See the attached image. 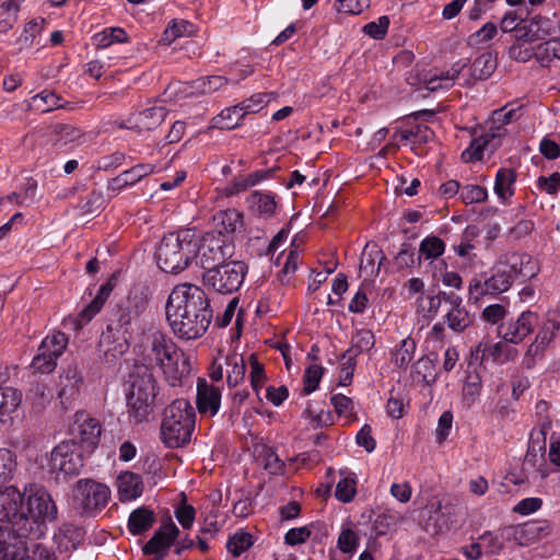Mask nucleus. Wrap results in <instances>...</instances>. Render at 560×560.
Listing matches in <instances>:
<instances>
[{
  "instance_id": "obj_22",
  "label": "nucleus",
  "mask_w": 560,
  "mask_h": 560,
  "mask_svg": "<svg viewBox=\"0 0 560 560\" xmlns=\"http://www.w3.org/2000/svg\"><path fill=\"white\" fill-rule=\"evenodd\" d=\"M198 411L201 415H209L213 417L218 413L221 405V390L207 383L205 380H199L197 384V399Z\"/></svg>"
},
{
  "instance_id": "obj_63",
  "label": "nucleus",
  "mask_w": 560,
  "mask_h": 560,
  "mask_svg": "<svg viewBox=\"0 0 560 560\" xmlns=\"http://www.w3.org/2000/svg\"><path fill=\"white\" fill-rule=\"evenodd\" d=\"M545 351L546 350L542 349L541 347L530 343L523 357L522 365L526 370L534 369L536 364L544 359Z\"/></svg>"
},
{
  "instance_id": "obj_11",
  "label": "nucleus",
  "mask_w": 560,
  "mask_h": 560,
  "mask_svg": "<svg viewBox=\"0 0 560 560\" xmlns=\"http://www.w3.org/2000/svg\"><path fill=\"white\" fill-rule=\"evenodd\" d=\"M247 273V266L240 260L221 264L203 271V284L221 294L236 292Z\"/></svg>"
},
{
  "instance_id": "obj_10",
  "label": "nucleus",
  "mask_w": 560,
  "mask_h": 560,
  "mask_svg": "<svg viewBox=\"0 0 560 560\" xmlns=\"http://www.w3.org/2000/svg\"><path fill=\"white\" fill-rule=\"evenodd\" d=\"M148 307V300L141 293L131 292L128 298L117 304L113 311L107 329L121 334L125 341L141 324L142 314Z\"/></svg>"
},
{
  "instance_id": "obj_26",
  "label": "nucleus",
  "mask_w": 560,
  "mask_h": 560,
  "mask_svg": "<svg viewBox=\"0 0 560 560\" xmlns=\"http://www.w3.org/2000/svg\"><path fill=\"white\" fill-rule=\"evenodd\" d=\"M166 117V109L163 106L148 107L133 116V125L128 127L124 124L119 128H131L137 131H150L159 127Z\"/></svg>"
},
{
  "instance_id": "obj_23",
  "label": "nucleus",
  "mask_w": 560,
  "mask_h": 560,
  "mask_svg": "<svg viewBox=\"0 0 560 560\" xmlns=\"http://www.w3.org/2000/svg\"><path fill=\"white\" fill-rule=\"evenodd\" d=\"M23 498L24 495L13 486L0 490V522L11 524L19 521Z\"/></svg>"
},
{
  "instance_id": "obj_31",
  "label": "nucleus",
  "mask_w": 560,
  "mask_h": 560,
  "mask_svg": "<svg viewBox=\"0 0 560 560\" xmlns=\"http://www.w3.org/2000/svg\"><path fill=\"white\" fill-rule=\"evenodd\" d=\"M384 259L381 248L374 243H368L362 252L360 269L369 276H376Z\"/></svg>"
},
{
  "instance_id": "obj_38",
  "label": "nucleus",
  "mask_w": 560,
  "mask_h": 560,
  "mask_svg": "<svg viewBox=\"0 0 560 560\" xmlns=\"http://www.w3.org/2000/svg\"><path fill=\"white\" fill-rule=\"evenodd\" d=\"M195 26L186 20H174L162 34L161 42L171 45L183 36H190L195 33Z\"/></svg>"
},
{
  "instance_id": "obj_20",
  "label": "nucleus",
  "mask_w": 560,
  "mask_h": 560,
  "mask_svg": "<svg viewBox=\"0 0 560 560\" xmlns=\"http://www.w3.org/2000/svg\"><path fill=\"white\" fill-rule=\"evenodd\" d=\"M179 529L174 522L168 521L162 524L148 542L142 547L144 555H163L165 556L168 549L173 546L178 538Z\"/></svg>"
},
{
  "instance_id": "obj_64",
  "label": "nucleus",
  "mask_w": 560,
  "mask_h": 560,
  "mask_svg": "<svg viewBox=\"0 0 560 560\" xmlns=\"http://www.w3.org/2000/svg\"><path fill=\"white\" fill-rule=\"evenodd\" d=\"M355 488L354 481L349 478H343L338 481L335 490L336 498L341 502H350L354 497Z\"/></svg>"
},
{
  "instance_id": "obj_16",
  "label": "nucleus",
  "mask_w": 560,
  "mask_h": 560,
  "mask_svg": "<svg viewBox=\"0 0 560 560\" xmlns=\"http://www.w3.org/2000/svg\"><path fill=\"white\" fill-rule=\"evenodd\" d=\"M49 467L65 475H78L83 467L82 454L74 444L62 442L52 450Z\"/></svg>"
},
{
  "instance_id": "obj_45",
  "label": "nucleus",
  "mask_w": 560,
  "mask_h": 560,
  "mask_svg": "<svg viewBox=\"0 0 560 560\" xmlns=\"http://www.w3.org/2000/svg\"><path fill=\"white\" fill-rule=\"evenodd\" d=\"M113 287L110 283H104L101 285L95 299L81 312L80 316L83 319L90 320L95 314H97L103 307L104 303L108 299Z\"/></svg>"
},
{
  "instance_id": "obj_60",
  "label": "nucleus",
  "mask_w": 560,
  "mask_h": 560,
  "mask_svg": "<svg viewBox=\"0 0 560 560\" xmlns=\"http://www.w3.org/2000/svg\"><path fill=\"white\" fill-rule=\"evenodd\" d=\"M355 358L349 352H345L341 357L342 363L340 369V384L347 386L351 383L355 369Z\"/></svg>"
},
{
  "instance_id": "obj_4",
  "label": "nucleus",
  "mask_w": 560,
  "mask_h": 560,
  "mask_svg": "<svg viewBox=\"0 0 560 560\" xmlns=\"http://www.w3.org/2000/svg\"><path fill=\"white\" fill-rule=\"evenodd\" d=\"M537 272V261L532 256L525 253L504 254L492 268V275L486 279V290L490 294L506 292L515 280L530 279Z\"/></svg>"
},
{
  "instance_id": "obj_18",
  "label": "nucleus",
  "mask_w": 560,
  "mask_h": 560,
  "mask_svg": "<svg viewBox=\"0 0 560 560\" xmlns=\"http://www.w3.org/2000/svg\"><path fill=\"white\" fill-rule=\"evenodd\" d=\"M83 376L77 364L69 365L62 371L58 383V398L68 408L80 395Z\"/></svg>"
},
{
  "instance_id": "obj_12",
  "label": "nucleus",
  "mask_w": 560,
  "mask_h": 560,
  "mask_svg": "<svg viewBox=\"0 0 560 560\" xmlns=\"http://www.w3.org/2000/svg\"><path fill=\"white\" fill-rule=\"evenodd\" d=\"M234 254V244L230 237L207 232L201 238L198 236L197 264L205 271L231 258Z\"/></svg>"
},
{
  "instance_id": "obj_47",
  "label": "nucleus",
  "mask_w": 560,
  "mask_h": 560,
  "mask_svg": "<svg viewBox=\"0 0 560 560\" xmlns=\"http://www.w3.org/2000/svg\"><path fill=\"white\" fill-rule=\"evenodd\" d=\"M228 83V79L221 75L203 77L192 82V89L200 94H210Z\"/></svg>"
},
{
  "instance_id": "obj_17",
  "label": "nucleus",
  "mask_w": 560,
  "mask_h": 560,
  "mask_svg": "<svg viewBox=\"0 0 560 560\" xmlns=\"http://www.w3.org/2000/svg\"><path fill=\"white\" fill-rule=\"evenodd\" d=\"M538 325V315L530 311L523 312L515 320L499 326V336L506 342L518 345L529 336Z\"/></svg>"
},
{
  "instance_id": "obj_7",
  "label": "nucleus",
  "mask_w": 560,
  "mask_h": 560,
  "mask_svg": "<svg viewBox=\"0 0 560 560\" xmlns=\"http://www.w3.org/2000/svg\"><path fill=\"white\" fill-rule=\"evenodd\" d=\"M38 538V527L21 517L11 524H0V560H25L27 540Z\"/></svg>"
},
{
  "instance_id": "obj_28",
  "label": "nucleus",
  "mask_w": 560,
  "mask_h": 560,
  "mask_svg": "<svg viewBox=\"0 0 560 560\" xmlns=\"http://www.w3.org/2000/svg\"><path fill=\"white\" fill-rule=\"evenodd\" d=\"M117 489L121 501L136 499L143 491L142 478L131 471L121 472L117 478Z\"/></svg>"
},
{
  "instance_id": "obj_52",
  "label": "nucleus",
  "mask_w": 560,
  "mask_h": 560,
  "mask_svg": "<svg viewBox=\"0 0 560 560\" xmlns=\"http://www.w3.org/2000/svg\"><path fill=\"white\" fill-rule=\"evenodd\" d=\"M359 546V536L352 528H342L338 540L337 547L343 553H354Z\"/></svg>"
},
{
  "instance_id": "obj_27",
  "label": "nucleus",
  "mask_w": 560,
  "mask_h": 560,
  "mask_svg": "<svg viewBox=\"0 0 560 560\" xmlns=\"http://www.w3.org/2000/svg\"><path fill=\"white\" fill-rule=\"evenodd\" d=\"M215 231L212 233L229 235L243 226V214L236 209L221 210L213 215Z\"/></svg>"
},
{
  "instance_id": "obj_30",
  "label": "nucleus",
  "mask_w": 560,
  "mask_h": 560,
  "mask_svg": "<svg viewBox=\"0 0 560 560\" xmlns=\"http://www.w3.org/2000/svg\"><path fill=\"white\" fill-rule=\"evenodd\" d=\"M155 514L152 510L141 506L133 510L128 518L129 532L137 536L148 532L155 523Z\"/></svg>"
},
{
  "instance_id": "obj_62",
  "label": "nucleus",
  "mask_w": 560,
  "mask_h": 560,
  "mask_svg": "<svg viewBox=\"0 0 560 560\" xmlns=\"http://www.w3.org/2000/svg\"><path fill=\"white\" fill-rule=\"evenodd\" d=\"M312 535L308 526L294 527L287 532L284 535V542L289 546H296L304 544Z\"/></svg>"
},
{
  "instance_id": "obj_58",
  "label": "nucleus",
  "mask_w": 560,
  "mask_h": 560,
  "mask_svg": "<svg viewBox=\"0 0 560 560\" xmlns=\"http://www.w3.org/2000/svg\"><path fill=\"white\" fill-rule=\"evenodd\" d=\"M535 52L536 61L544 68H549L553 60H556L551 39L538 44L535 48Z\"/></svg>"
},
{
  "instance_id": "obj_50",
  "label": "nucleus",
  "mask_w": 560,
  "mask_h": 560,
  "mask_svg": "<svg viewBox=\"0 0 560 560\" xmlns=\"http://www.w3.org/2000/svg\"><path fill=\"white\" fill-rule=\"evenodd\" d=\"M459 198L466 205L483 202L488 198L486 188L479 185H465L462 186Z\"/></svg>"
},
{
  "instance_id": "obj_51",
  "label": "nucleus",
  "mask_w": 560,
  "mask_h": 560,
  "mask_svg": "<svg viewBox=\"0 0 560 560\" xmlns=\"http://www.w3.org/2000/svg\"><path fill=\"white\" fill-rule=\"evenodd\" d=\"M323 372L324 369L317 364L310 365L305 370L302 388V393L304 395H310L318 387V384L323 376Z\"/></svg>"
},
{
  "instance_id": "obj_41",
  "label": "nucleus",
  "mask_w": 560,
  "mask_h": 560,
  "mask_svg": "<svg viewBox=\"0 0 560 560\" xmlns=\"http://www.w3.org/2000/svg\"><path fill=\"white\" fill-rule=\"evenodd\" d=\"M444 252V241L435 235L427 236L419 245V258L436 259L442 256Z\"/></svg>"
},
{
  "instance_id": "obj_1",
  "label": "nucleus",
  "mask_w": 560,
  "mask_h": 560,
  "mask_svg": "<svg viewBox=\"0 0 560 560\" xmlns=\"http://www.w3.org/2000/svg\"><path fill=\"white\" fill-rule=\"evenodd\" d=\"M166 318L178 338L194 340L205 335L213 318V311L200 287L183 283L176 285L168 296Z\"/></svg>"
},
{
  "instance_id": "obj_39",
  "label": "nucleus",
  "mask_w": 560,
  "mask_h": 560,
  "mask_svg": "<svg viewBox=\"0 0 560 560\" xmlns=\"http://www.w3.org/2000/svg\"><path fill=\"white\" fill-rule=\"evenodd\" d=\"M474 322V316L469 314L465 306L451 308L445 315V323L448 328L456 332H462Z\"/></svg>"
},
{
  "instance_id": "obj_32",
  "label": "nucleus",
  "mask_w": 560,
  "mask_h": 560,
  "mask_svg": "<svg viewBox=\"0 0 560 560\" xmlns=\"http://www.w3.org/2000/svg\"><path fill=\"white\" fill-rule=\"evenodd\" d=\"M269 172L256 171L252 174L235 177L224 189L226 196H234L257 185L268 176Z\"/></svg>"
},
{
  "instance_id": "obj_54",
  "label": "nucleus",
  "mask_w": 560,
  "mask_h": 560,
  "mask_svg": "<svg viewBox=\"0 0 560 560\" xmlns=\"http://www.w3.org/2000/svg\"><path fill=\"white\" fill-rule=\"evenodd\" d=\"M517 355V350L506 346L503 342L489 343V357L494 362H506L514 360Z\"/></svg>"
},
{
  "instance_id": "obj_33",
  "label": "nucleus",
  "mask_w": 560,
  "mask_h": 560,
  "mask_svg": "<svg viewBox=\"0 0 560 560\" xmlns=\"http://www.w3.org/2000/svg\"><path fill=\"white\" fill-rule=\"evenodd\" d=\"M497 68V58L490 52H483L478 56L470 66V75L474 80L488 79Z\"/></svg>"
},
{
  "instance_id": "obj_61",
  "label": "nucleus",
  "mask_w": 560,
  "mask_h": 560,
  "mask_svg": "<svg viewBox=\"0 0 560 560\" xmlns=\"http://www.w3.org/2000/svg\"><path fill=\"white\" fill-rule=\"evenodd\" d=\"M36 188H37V183L35 180L30 179L25 186L23 194L13 192V194L7 196V199L9 201H15L20 206L30 205L35 199Z\"/></svg>"
},
{
  "instance_id": "obj_15",
  "label": "nucleus",
  "mask_w": 560,
  "mask_h": 560,
  "mask_svg": "<svg viewBox=\"0 0 560 560\" xmlns=\"http://www.w3.org/2000/svg\"><path fill=\"white\" fill-rule=\"evenodd\" d=\"M68 337L61 331L47 336L38 347V352L32 361V366L39 373L46 374L55 370L57 359L63 353Z\"/></svg>"
},
{
  "instance_id": "obj_35",
  "label": "nucleus",
  "mask_w": 560,
  "mask_h": 560,
  "mask_svg": "<svg viewBox=\"0 0 560 560\" xmlns=\"http://www.w3.org/2000/svg\"><path fill=\"white\" fill-rule=\"evenodd\" d=\"M247 202L259 214L265 217L272 215L277 208L276 195L271 192H261L256 190L247 198Z\"/></svg>"
},
{
  "instance_id": "obj_56",
  "label": "nucleus",
  "mask_w": 560,
  "mask_h": 560,
  "mask_svg": "<svg viewBox=\"0 0 560 560\" xmlns=\"http://www.w3.org/2000/svg\"><path fill=\"white\" fill-rule=\"evenodd\" d=\"M389 19L386 15L380 16L377 21H372L363 26V32L374 39H383L387 34Z\"/></svg>"
},
{
  "instance_id": "obj_59",
  "label": "nucleus",
  "mask_w": 560,
  "mask_h": 560,
  "mask_svg": "<svg viewBox=\"0 0 560 560\" xmlns=\"http://www.w3.org/2000/svg\"><path fill=\"white\" fill-rule=\"evenodd\" d=\"M271 94L269 93H257L252 95L249 98L241 102L238 105L242 106L245 115L249 113H257L270 101Z\"/></svg>"
},
{
  "instance_id": "obj_3",
  "label": "nucleus",
  "mask_w": 560,
  "mask_h": 560,
  "mask_svg": "<svg viewBox=\"0 0 560 560\" xmlns=\"http://www.w3.org/2000/svg\"><path fill=\"white\" fill-rule=\"evenodd\" d=\"M198 235L186 229L165 235L155 252L159 267L168 273H177L188 267L197 257Z\"/></svg>"
},
{
  "instance_id": "obj_49",
  "label": "nucleus",
  "mask_w": 560,
  "mask_h": 560,
  "mask_svg": "<svg viewBox=\"0 0 560 560\" xmlns=\"http://www.w3.org/2000/svg\"><path fill=\"white\" fill-rule=\"evenodd\" d=\"M127 40V33L120 27L106 28L95 35L96 45L100 47H107L114 43H125Z\"/></svg>"
},
{
  "instance_id": "obj_19",
  "label": "nucleus",
  "mask_w": 560,
  "mask_h": 560,
  "mask_svg": "<svg viewBox=\"0 0 560 560\" xmlns=\"http://www.w3.org/2000/svg\"><path fill=\"white\" fill-rule=\"evenodd\" d=\"M71 433L86 447H95L102 433L101 423L84 411H78L74 415Z\"/></svg>"
},
{
  "instance_id": "obj_44",
  "label": "nucleus",
  "mask_w": 560,
  "mask_h": 560,
  "mask_svg": "<svg viewBox=\"0 0 560 560\" xmlns=\"http://www.w3.org/2000/svg\"><path fill=\"white\" fill-rule=\"evenodd\" d=\"M481 376L476 370L468 371L463 386V399L467 405L475 402L481 392Z\"/></svg>"
},
{
  "instance_id": "obj_48",
  "label": "nucleus",
  "mask_w": 560,
  "mask_h": 560,
  "mask_svg": "<svg viewBox=\"0 0 560 560\" xmlns=\"http://www.w3.org/2000/svg\"><path fill=\"white\" fill-rule=\"evenodd\" d=\"M253 544V536L249 533L237 532L229 538L226 548L234 557H238L248 550Z\"/></svg>"
},
{
  "instance_id": "obj_36",
  "label": "nucleus",
  "mask_w": 560,
  "mask_h": 560,
  "mask_svg": "<svg viewBox=\"0 0 560 560\" xmlns=\"http://www.w3.org/2000/svg\"><path fill=\"white\" fill-rule=\"evenodd\" d=\"M226 381L229 386L235 387L244 380L246 363L243 355L233 353L226 357Z\"/></svg>"
},
{
  "instance_id": "obj_14",
  "label": "nucleus",
  "mask_w": 560,
  "mask_h": 560,
  "mask_svg": "<svg viewBox=\"0 0 560 560\" xmlns=\"http://www.w3.org/2000/svg\"><path fill=\"white\" fill-rule=\"evenodd\" d=\"M551 430V420L545 418L535 427L529 435L528 448L524 458V469L537 472L541 478L547 477L548 468L546 460L547 434Z\"/></svg>"
},
{
  "instance_id": "obj_8",
  "label": "nucleus",
  "mask_w": 560,
  "mask_h": 560,
  "mask_svg": "<svg viewBox=\"0 0 560 560\" xmlns=\"http://www.w3.org/2000/svg\"><path fill=\"white\" fill-rule=\"evenodd\" d=\"M23 503L21 506V518L37 526L39 537L45 534V523L51 522L57 516V506L49 492L37 485L25 487Z\"/></svg>"
},
{
  "instance_id": "obj_9",
  "label": "nucleus",
  "mask_w": 560,
  "mask_h": 560,
  "mask_svg": "<svg viewBox=\"0 0 560 560\" xmlns=\"http://www.w3.org/2000/svg\"><path fill=\"white\" fill-rule=\"evenodd\" d=\"M520 109V107L508 108V106L495 109L492 113L493 126L471 141L470 145L462 154L463 160L465 162L479 161L482 159L483 150L494 151L500 145V138L505 133L504 126L518 118Z\"/></svg>"
},
{
  "instance_id": "obj_53",
  "label": "nucleus",
  "mask_w": 560,
  "mask_h": 560,
  "mask_svg": "<svg viewBox=\"0 0 560 560\" xmlns=\"http://www.w3.org/2000/svg\"><path fill=\"white\" fill-rule=\"evenodd\" d=\"M15 466L13 453L7 448H0V485L12 478Z\"/></svg>"
},
{
  "instance_id": "obj_46",
  "label": "nucleus",
  "mask_w": 560,
  "mask_h": 560,
  "mask_svg": "<svg viewBox=\"0 0 560 560\" xmlns=\"http://www.w3.org/2000/svg\"><path fill=\"white\" fill-rule=\"evenodd\" d=\"M21 394L12 387L0 388V410L2 416H10L20 406Z\"/></svg>"
},
{
  "instance_id": "obj_57",
  "label": "nucleus",
  "mask_w": 560,
  "mask_h": 560,
  "mask_svg": "<svg viewBox=\"0 0 560 560\" xmlns=\"http://www.w3.org/2000/svg\"><path fill=\"white\" fill-rule=\"evenodd\" d=\"M250 365V385L256 394H259V389L262 387L266 376L262 364H260L255 354L249 355Z\"/></svg>"
},
{
  "instance_id": "obj_34",
  "label": "nucleus",
  "mask_w": 560,
  "mask_h": 560,
  "mask_svg": "<svg viewBox=\"0 0 560 560\" xmlns=\"http://www.w3.org/2000/svg\"><path fill=\"white\" fill-rule=\"evenodd\" d=\"M242 106L234 105L223 109L213 118V126L224 130H232L238 127L245 117Z\"/></svg>"
},
{
  "instance_id": "obj_55",
  "label": "nucleus",
  "mask_w": 560,
  "mask_h": 560,
  "mask_svg": "<svg viewBox=\"0 0 560 560\" xmlns=\"http://www.w3.org/2000/svg\"><path fill=\"white\" fill-rule=\"evenodd\" d=\"M54 132L56 135V141L62 144L77 141L82 137L80 129L66 124H57L54 127Z\"/></svg>"
},
{
  "instance_id": "obj_43",
  "label": "nucleus",
  "mask_w": 560,
  "mask_h": 560,
  "mask_svg": "<svg viewBox=\"0 0 560 560\" xmlns=\"http://www.w3.org/2000/svg\"><path fill=\"white\" fill-rule=\"evenodd\" d=\"M374 345V334L370 329H361L352 337V345L347 352L351 355L358 357L360 353L370 351Z\"/></svg>"
},
{
  "instance_id": "obj_25",
  "label": "nucleus",
  "mask_w": 560,
  "mask_h": 560,
  "mask_svg": "<svg viewBox=\"0 0 560 560\" xmlns=\"http://www.w3.org/2000/svg\"><path fill=\"white\" fill-rule=\"evenodd\" d=\"M155 172V165L151 163L137 164L130 170L124 171L108 183V190L117 194L124 187L138 183L143 177Z\"/></svg>"
},
{
  "instance_id": "obj_29",
  "label": "nucleus",
  "mask_w": 560,
  "mask_h": 560,
  "mask_svg": "<svg viewBox=\"0 0 560 560\" xmlns=\"http://www.w3.org/2000/svg\"><path fill=\"white\" fill-rule=\"evenodd\" d=\"M549 533L545 522H527L516 527L514 538L521 546H528Z\"/></svg>"
},
{
  "instance_id": "obj_13",
  "label": "nucleus",
  "mask_w": 560,
  "mask_h": 560,
  "mask_svg": "<svg viewBox=\"0 0 560 560\" xmlns=\"http://www.w3.org/2000/svg\"><path fill=\"white\" fill-rule=\"evenodd\" d=\"M110 498L107 486L91 479H80L72 490V505L80 514L102 510Z\"/></svg>"
},
{
  "instance_id": "obj_42",
  "label": "nucleus",
  "mask_w": 560,
  "mask_h": 560,
  "mask_svg": "<svg viewBox=\"0 0 560 560\" xmlns=\"http://www.w3.org/2000/svg\"><path fill=\"white\" fill-rule=\"evenodd\" d=\"M61 98L51 91H43L32 97L31 107L40 113H48L62 107Z\"/></svg>"
},
{
  "instance_id": "obj_40",
  "label": "nucleus",
  "mask_w": 560,
  "mask_h": 560,
  "mask_svg": "<svg viewBox=\"0 0 560 560\" xmlns=\"http://www.w3.org/2000/svg\"><path fill=\"white\" fill-rule=\"evenodd\" d=\"M515 182V172L510 168H501L495 175L494 191L498 197L505 200L513 195L512 186Z\"/></svg>"
},
{
  "instance_id": "obj_37",
  "label": "nucleus",
  "mask_w": 560,
  "mask_h": 560,
  "mask_svg": "<svg viewBox=\"0 0 560 560\" xmlns=\"http://www.w3.org/2000/svg\"><path fill=\"white\" fill-rule=\"evenodd\" d=\"M416 351V341L412 338H405L394 349L392 360L399 369H407L413 360Z\"/></svg>"
},
{
  "instance_id": "obj_5",
  "label": "nucleus",
  "mask_w": 560,
  "mask_h": 560,
  "mask_svg": "<svg viewBox=\"0 0 560 560\" xmlns=\"http://www.w3.org/2000/svg\"><path fill=\"white\" fill-rule=\"evenodd\" d=\"M196 413L186 399H176L163 412L161 441L167 447H180L189 443L195 429Z\"/></svg>"
},
{
  "instance_id": "obj_21",
  "label": "nucleus",
  "mask_w": 560,
  "mask_h": 560,
  "mask_svg": "<svg viewBox=\"0 0 560 560\" xmlns=\"http://www.w3.org/2000/svg\"><path fill=\"white\" fill-rule=\"evenodd\" d=\"M466 62L457 61L447 70H432L421 78L423 86L430 92L448 90L454 85L455 80L462 73Z\"/></svg>"
},
{
  "instance_id": "obj_24",
  "label": "nucleus",
  "mask_w": 560,
  "mask_h": 560,
  "mask_svg": "<svg viewBox=\"0 0 560 560\" xmlns=\"http://www.w3.org/2000/svg\"><path fill=\"white\" fill-rule=\"evenodd\" d=\"M518 39L527 43L542 40L552 34L550 19L541 15H535L527 24L516 28Z\"/></svg>"
},
{
  "instance_id": "obj_2",
  "label": "nucleus",
  "mask_w": 560,
  "mask_h": 560,
  "mask_svg": "<svg viewBox=\"0 0 560 560\" xmlns=\"http://www.w3.org/2000/svg\"><path fill=\"white\" fill-rule=\"evenodd\" d=\"M143 365L158 366L166 383L172 386H182L190 374L188 358L174 340L161 330H150L143 337L141 345Z\"/></svg>"
},
{
  "instance_id": "obj_6",
  "label": "nucleus",
  "mask_w": 560,
  "mask_h": 560,
  "mask_svg": "<svg viewBox=\"0 0 560 560\" xmlns=\"http://www.w3.org/2000/svg\"><path fill=\"white\" fill-rule=\"evenodd\" d=\"M158 381L148 365H135L130 374V393L127 406L136 423L148 421L154 410Z\"/></svg>"
}]
</instances>
